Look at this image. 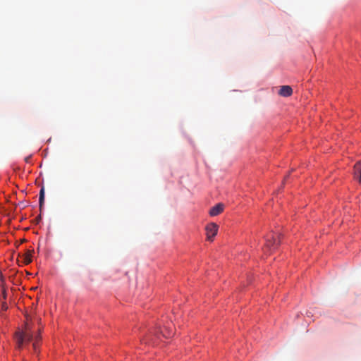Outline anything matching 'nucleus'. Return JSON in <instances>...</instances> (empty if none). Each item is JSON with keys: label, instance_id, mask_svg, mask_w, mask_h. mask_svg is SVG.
Wrapping results in <instances>:
<instances>
[{"label": "nucleus", "instance_id": "obj_5", "mask_svg": "<svg viewBox=\"0 0 361 361\" xmlns=\"http://www.w3.org/2000/svg\"><path fill=\"white\" fill-rule=\"evenodd\" d=\"M279 94L282 97H289L293 94V90L289 85L281 86Z\"/></svg>", "mask_w": 361, "mask_h": 361}, {"label": "nucleus", "instance_id": "obj_12", "mask_svg": "<svg viewBox=\"0 0 361 361\" xmlns=\"http://www.w3.org/2000/svg\"><path fill=\"white\" fill-rule=\"evenodd\" d=\"M2 295H3L4 299H6V291H5V290H4V291H3V293H2Z\"/></svg>", "mask_w": 361, "mask_h": 361}, {"label": "nucleus", "instance_id": "obj_2", "mask_svg": "<svg viewBox=\"0 0 361 361\" xmlns=\"http://www.w3.org/2000/svg\"><path fill=\"white\" fill-rule=\"evenodd\" d=\"M279 243L280 240H277L274 234H269L266 238V243L263 250L265 252H271L278 247Z\"/></svg>", "mask_w": 361, "mask_h": 361}, {"label": "nucleus", "instance_id": "obj_13", "mask_svg": "<svg viewBox=\"0 0 361 361\" xmlns=\"http://www.w3.org/2000/svg\"><path fill=\"white\" fill-rule=\"evenodd\" d=\"M3 280V275L0 272V281Z\"/></svg>", "mask_w": 361, "mask_h": 361}, {"label": "nucleus", "instance_id": "obj_1", "mask_svg": "<svg viewBox=\"0 0 361 361\" xmlns=\"http://www.w3.org/2000/svg\"><path fill=\"white\" fill-rule=\"evenodd\" d=\"M15 339L18 349H22L27 343L32 342V348L34 351L36 352L40 337L39 336H36L34 338L32 327L28 322H26L24 330L16 333Z\"/></svg>", "mask_w": 361, "mask_h": 361}, {"label": "nucleus", "instance_id": "obj_10", "mask_svg": "<svg viewBox=\"0 0 361 361\" xmlns=\"http://www.w3.org/2000/svg\"><path fill=\"white\" fill-rule=\"evenodd\" d=\"M2 309L4 310H6L8 309V306H7V305L5 302L2 303Z\"/></svg>", "mask_w": 361, "mask_h": 361}, {"label": "nucleus", "instance_id": "obj_7", "mask_svg": "<svg viewBox=\"0 0 361 361\" xmlns=\"http://www.w3.org/2000/svg\"><path fill=\"white\" fill-rule=\"evenodd\" d=\"M33 250H27L23 256V263L28 264L32 262V253Z\"/></svg>", "mask_w": 361, "mask_h": 361}, {"label": "nucleus", "instance_id": "obj_9", "mask_svg": "<svg viewBox=\"0 0 361 361\" xmlns=\"http://www.w3.org/2000/svg\"><path fill=\"white\" fill-rule=\"evenodd\" d=\"M161 334H162L164 337H170L173 335L172 331L168 329L166 327H164V330H161Z\"/></svg>", "mask_w": 361, "mask_h": 361}, {"label": "nucleus", "instance_id": "obj_3", "mask_svg": "<svg viewBox=\"0 0 361 361\" xmlns=\"http://www.w3.org/2000/svg\"><path fill=\"white\" fill-rule=\"evenodd\" d=\"M218 226L214 223H210L206 227L207 240H213V238L216 235Z\"/></svg>", "mask_w": 361, "mask_h": 361}, {"label": "nucleus", "instance_id": "obj_11", "mask_svg": "<svg viewBox=\"0 0 361 361\" xmlns=\"http://www.w3.org/2000/svg\"><path fill=\"white\" fill-rule=\"evenodd\" d=\"M30 157H31V156H28V157H25V161L26 162H29V161H30Z\"/></svg>", "mask_w": 361, "mask_h": 361}, {"label": "nucleus", "instance_id": "obj_8", "mask_svg": "<svg viewBox=\"0 0 361 361\" xmlns=\"http://www.w3.org/2000/svg\"><path fill=\"white\" fill-rule=\"evenodd\" d=\"M44 187H42L40 189V191H39V208H40V209H42V207L44 205Z\"/></svg>", "mask_w": 361, "mask_h": 361}, {"label": "nucleus", "instance_id": "obj_6", "mask_svg": "<svg viewBox=\"0 0 361 361\" xmlns=\"http://www.w3.org/2000/svg\"><path fill=\"white\" fill-rule=\"evenodd\" d=\"M354 177L361 183V163L357 162L354 166Z\"/></svg>", "mask_w": 361, "mask_h": 361}, {"label": "nucleus", "instance_id": "obj_4", "mask_svg": "<svg viewBox=\"0 0 361 361\" xmlns=\"http://www.w3.org/2000/svg\"><path fill=\"white\" fill-rule=\"evenodd\" d=\"M224 209V205L222 203H219L212 207L209 210V214L212 216H215L221 214Z\"/></svg>", "mask_w": 361, "mask_h": 361}]
</instances>
